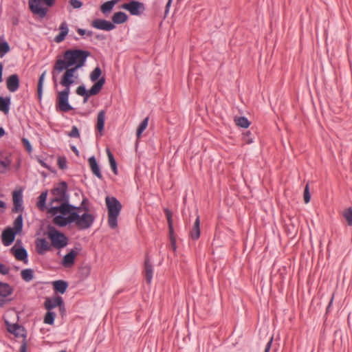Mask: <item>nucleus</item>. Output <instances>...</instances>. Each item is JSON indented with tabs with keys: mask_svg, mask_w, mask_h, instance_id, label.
I'll return each mask as SVG.
<instances>
[{
	"mask_svg": "<svg viewBox=\"0 0 352 352\" xmlns=\"http://www.w3.org/2000/svg\"><path fill=\"white\" fill-rule=\"evenodd\" d=\"M81 211L82 207L71 204L69 200L65 204L58 206H51L47 209V213L54 216L52 220L54 225L63 228L69 224L74 223L76 228L79 230H87L94 224L96 217L87 212L80 215L79 213Z\"/></svg>",
	"mask_w": 352,
	"mask_h": 352,
	"instance_id": "f257e3e1",
	"label": "nucleus"
},
{
	"mask_svg": "<svg viewBox=\"0 0 352 352\" xmlns=\"http://www.w3.org/2000/svg\"><path fill=\"white\" fill-rule=\"evenodd\" d=\"M91 53L81 49L67 50L64 52L63 59L59 57L55 61L52 71V80L56 82L57 76L67 67L75 66L78 68L83 67Z\"/></svg>",
	"mask_w": 352,
	"mask_h": 352,
	"instance_id": "f03ea898",
	"label": "nucleus"
},
{
	"mask_svg": "<svg viewBox=\"0 0 352 352\" xmlns=\"http://www.w3.org/2000/svg\"><path fill=\"white\" fill-rule=\"evenodd\" d=\"M105 203L108 211V225L111 229L118 227V217L122 210V204L115 197L107 196Z\"/></svg>",
	"mask_w": 352,
	"mask_h": 352,
	"instance_id": "7ed1b4c3",
	"label": "nucleus"
},
{
	"mask_svg": "<svg viewBox=\"0 0 352 352\" xmlns=\"http://www.w3.org/2000/svg\"><path fill=\"white\" fill-rule=\"evenodd\" d=\"M68 186L66 182L63 181L59 182L51 190V194L53 197L50 200V205L54 206L53 204L58 203L60 204H65L68 200H70V196L67 192Z\"/></svg>",
	"mask_w": 352,
	"mask_h": 352,
	"instance_id": "20e7f679",
	"label": "nucleus"
},
{
	"mask_svg": "<svg viewBox=\"0 0 352 352\" xmlns=\"http://www.w3.org/2000/svg\"><path fill=\"white\" fill-rule=\"evenodd\" d=\"M48 238L50 239L53 247L61 249L67 246L68 238L62 232L51 225L47 227Z\"/></svg>",
	"mask_w": 352,
	"mask_h": 352,
	"instance_id": "39448f33",
	"label": "nucleus"
},
{
	"mask_svg": "<svg viewBox=\"0 0 352 352\" xmlns=\"http://www.w3.org/2000/svg\"><path fill=\"white\" fill-rule=\"evenodd\" d=\"M104 83L105 78L104 77H102L98 82H95L89 90H87L85 85H80L76 89V94L82 96L83 102H86L90 96H96L100 91Z\"/></svg>",
	"mask_w": 352,
	"mask_h": 352,
	"instance_id": "423d86ee",
	"label": "nucleus"
},
{
	"mask_svg": "<svg viewBox=\"0 0 352 352\" xmlns=\"http://www.w3.org/2000/svg\"><path fill=\"white\" fill-rule=\"evenodd\" d=\"M70 88L65 87V89L58 93L57 105L60 111L68 112L74 109V107L69 103V95Z\"/></svg>",
	"mask_w": 352,
	"mask_h": 352,
	"instance_id": "0eeeda50",
	"label": "nucleus"
},
{
	"mask_svg": "<svg viewBox=\"0 0 352 352\" xmlns=\"http://www.w3.org/2000/svg\"><path fill=\"white\" fill-rule=\"evenodd\" d=\"M122 8L127 10L131 15L134 16L140 15L146 9L143 3L135 0L122 4Z\"/></svg>",
	"mask_w": 352,
	"mask_h": 352,
	"instance_id": "6e6552de",
	"label": "nucleus"
},
{
	"mask_svg": "<svg viewBox=\"0 0 352 352\" xmlns=\"http://www.w3.org/2000/svg\"><path fill=\"white\" fill-rule=\"evenodd\" d=\"M79 68L77 67H67L65 68V72L62 76L61 80H60V85L65 87H69L74 84V80L73 78L74 77L75 72Z\"/></svg>",
	"mask_w": 352,
	"mask_h": 352,
	"instance_id": "1a4fd4ad",
	"label": "nucleus"
},
{
	"mask_svg": "<svg viewBox=\"0 0 352 352\" xmlns=\"http://www.w3.org/2000/svg\"><path fill=\"white\" fill-rule=\"evenodd\" d=\"M12 201H13V212H23L24 208L23 206V190H16L12 192Z\"/></svg>",
	"mask_w": 352,
	"mask_h": 352,
	"instance_id": "9d476101",
	"label": "nucleus"
},
{
	"mask_svg": "<svg viewBox=\"0 0 352 352\" xmlns=\"http://www.w3.org/2000/svg\"><path fill=\"white\" fill-rule=\"evenodd\" d=\"M29 7L32 13L38 14L41 18L46 16L48 8L41 6L40 0H29Z\"/></svg>",
	"mask_w": 352,
	"mask_h": 352,
	"instance_id": "9b49d317",
	"label": "nucleus"
},
{
	"mask_svg": "<svg viewBox=\"0 0 352 352\" xmlns=\"http://www.w3.org/2000/svg\"><path fill=\"white\" fill-rule=\"evenodd\" d=\"M91 26L96 29L105 31H111L116 28V25L113 23L101 19L94 20Z\"/></svg>",
	"mask_w": 352,
	"mask_h": 352,
	"instance_id": "f8f14e48",
	"label": "nucleus"
},
{
	"mask_svg": "<svg viewBox=\"0 0 352 352\" xmlns=\"http://www.w3.org/2000/svg\"><path fill=\"white\" fill-rule=\"evenodd\" d=\"M164 213L167 218L168 225V232H169V237L171 243V245L173 247V250L176 249V240L174 236V230L173 225V219H172V213L170 210L168 208L164 209Z\"/></svg>",
	"mask_w": 352,
	"mask_h": 352,
	"instance_id": "ddd939ff",
	"label": "nucleus"
},
{
	"mask_svg": "<svg viewBox=\"0 0 352 352\" xmlns=\"http://www.w3.org/2000/svg\"><path fill=\"white\" fill-rule=\"evenodd\" d=\"M16 234L18 233L14 231L12 228H7L5 229L1 234V241L3 244L6 246L10 245L13 243Z\"/></svg>",
	"mask_w": 352,
	"mask_h": 352,
	"instance_id": "4468645a",
	"label": "nucleus"
},
{
	"mask_svg": "<svg viewBox=\"0 0 352 352\" xmlns=\"http://www.w3.org/2000/svg\"><path fill=\"white\" fill-rule=\"evenodd\" d=\"M44 306L47 310L51 311L52 309L56 307H59L60 308L63 307L64 302L61 296H57L54 298H46L44 302Z\"/></svg>",
	"mask_w": 352,
	"mask_h": 352,
	"instance_id": "2eb2a0df",
	"label": "nucleus"
},
{
	"mask_svg": "<svg viewBox=\"0 0 352 352\" xmlns=\"http://www.w3.org/2000/svg\"><path fill=\"white\" fill-rule=\"evenodd\" d=\"M7 330L9 333L14 335L16 337L21 336L23 338V341L24 340L26 341L25 329L23 327L17 323L12 324L7 322Z\"/></svg>",
	"mask_w": 352,
	"mask_h": 352,
	"instance_id": "dca6fc26",
	"label": "nucleus"
},
{
	"mask_svg": "<svg viewBox=\"0 0 352 352\" xmlns=\"http://www.w3.org/2000/svg\"><path fill=\"white\" fill-rule=\"evenodd\" d=\"M20 85L19 76L16 74L10 75L6 79V87L9 91L15 92L18 90Z\"/></svg>",
	"mask_w": 352,
	"mask_h": 352,
	"instance_id": "f3484780",
	"label": "nucleus"
},
{
	"mask_svg": "<svg viewBox=\"0 0 352 352\" xmlns=\"http://www.w3.org/2000/svg\"><path fill=\"white\" fill-rule=\"evenodd\" d=\"M50 249L51 245L45 239L41 238L36 240V250L38 254H44L45 252L50 250Z\"/></svg>",
	"mask_w": 352,
	"mask_h": 352,
	"instance_id": "a211bd4d",
	"label": "nucleus"
},
{
	"mask_svg": "<svg viewBox=\"0 0 352 352\" xmlns=\"http://www.w3.org/2000/svg\"><path fill=\"white\" fill-rule=\"evenodd\" d=\"M12 252L18 261L28 262V252L23 247L16 248L12 247L11 249Z\"/></svg>",
	"mask_w": 352,
	"mask_h": 352,
	"instance_id": "6ab92c4d",
	"label": "nucleus"
},
{
	"mask_svg": "<svg viewBox=\"0 0 352 352\" xmlns=\"http://www.w3.org/2000/svg\"><path fill=\"white\" fill-rule=\"evenodd\" d=\"M90 168L92 173L96 175L98 179H102V175L100 172V166L96 161L95 156H91L88 160Z\"/></svg>",
	"mask_w": 352,
	"mask_h": 352,
	"instance_id": "aec40b11",
	"label": "nucleus"
},
{
	"mask_svg": "<svg viewBox=\"0 0 352 352\" xmlns=\"http://www.w3.org/2000/svg\"><path fill=\"white\" fill-rule=\"evenodd\" d=\"M52 285L54 292L61 294H63L68 287L67 282L63 280H55L52 283Z\"/></svg>",
	"mask_w": 352,
	"mask_h": 352,
	"instance_id": "412c9836",
	"label": "nucleus"
},
{
	"mask_svg": "<svg viewBox=\"0 0 352 352\" xmlns=\"http://www.w3.org/2000/svg\"><path fill=\"white\" fill-rule=\"evenodd\" d=\"M190 236L192 240H197L200 236V219L199 215L197 217L192 228L190 231Z\"/></svg>",
	"mask_w": 352,
	"mask_h": 352,
	"instance_id": "4be33fe9",
	"label": "nucleus"
},
{
	"mask_svg": "<svg viewBox=\"0 0 352 352\" xmlns=\"http://www.w3.org/2000/svg\"><path fill=\"white\" fill-rule=\"evenodd\" d=\"M128 19V16L123 12H115L112 16V21L114 24H122L126 22Z\"/></svg>",
	"mask_w": 352,
	"mask_h": 352,
	"instance_id": "5701e85b",
	"label": "nucleus"
},
{
	"mask_svg": "<svg viewBox=\"0 0 352 352\" xmlns=\"http://www.w3.org/2000/svg\"><path fill=\"white\" fill-rule=\"evenodd\" d=\"M48 195L47 190L43 191L38 197L36 206L38 208L43 211L46 208V200Z\"/></svg>",
	"mask_w": 352,
	"mask_h": 352,
	"instance_id": "b1692460",
	"label": "nucleus"
},
{
	"mask_svg": "<svg viewBox=\"0 0 352 352\" xmlns=\"http://www.w3.org/2000/svg\"><path fill=\"white\" fill-rule=\"evenodd\" d=\"M104 122H105V111L104 110H101L98 113L97 124H96V129L101 133L104 130Z\"/></svg>",
	"mask_w": 352,
	"mask_h": 352,
	"instance_id": "393cba45",
	"label": "nucleus"
},
{
	"mask_svg": "<svg viewBox=\"0 0 352 352\" xmlns=\"http://www.w3.org/2000/svg\"><path fill=\"white\" fill-rule=\"evenodd\" d=\"M11 99L10 97H3L0 96V111L4 113H8L10 110Z\"/></svg>",
	"mask_w": 352,
	"mask_h": 352,
	"instance_id": "a878e982",
	"label": "nucleus"
},
{
	"mask_svg": "<svg viewBox=\"0 0 352 352\" xmlns=\"http://www.w3.org/2000/svg\"><path fill=\"white\" fill-rule=\"evenodd\" d=\"M144 279L148 284H151L153 278V265H144L142 271Z\"/></svg>",
	"mask_w": 352,
	"mask_h": 352,
	"instance_id": "bb28decb",
	"label": "nucleus"
},
{
	"mask_svg": "<svg viewBox=\"0 0 352 352\" xmlns=\"http://www.w3.org/2000/svg\"><path fill=\"white\" fill-rule=\"evenodd\" d=\"M12 292L13 289L9 284L0 282V296L6 298L10 296Z\"/></svg>",
	"mask_w": 352,
	"mask_h": 352,
	"instance_id": "cd10ccee",
	"label": "nucleus"
},
{
	"mask_svg": "<svg viewBox=\"0 0 352 352\" xmlns=\"http://www.w3.org/2000/svg\"><path fill=\"white\" fill-rule=\"evenodd\" d=\"M120 0H111L104 2L100 6V10L102 13L106 14L107 12H111L113 10V6L119 1Z\"/></svg>",
	"mask_w": 352,
	"mask_h": 352,
	"instance_id": "c85d7f7f",
	"label": "nucleus"
},
{
	"mask_svg": "<svg viewBox=\"0 0 352 352\" xmlns=\"http://www.w3.org/2000/svg\"><path fill=\"white\" fill-rule=\"evenodd\" d=\"M76 255L77 252L72 250L64 256L61 264H74V262Z\"/></svg>",
	"mask_w": 352,
	"mask_h": 352,
	"instance_id": "c756f323",
	"label": "nucleus"
},
{
	"mask_svg": "<svg viewBox=\"0 0 352 352\" xmlns=\"http://www.w3.org/2000/svg\"><path fill=\"white\" fill-rule=\"evenodd\" d=\"M91 272L90 265H80L78 267V274L80 278L85 279L89 275Z\"/></svg>",
	"mask_w": 352,
	"mask_h": 352,
	"instance_id": "7c9ffc66",
	"label": "nucleus"
},
{
	"mask_svg": "<svg viewBox=\"0 0 352 352\" xmlns=\"http://www.w3.org/2000/svg\"><path fill=\"white\" fill-rule=\"evenodd\" d=\"M23 226V216L20 214L14 221V228L12 229L17 233H20L22 231Z\"/></svg>",
	"mask_w": 352,
	"mask_h": 352,
	"instance_id": "2f4dec72",
	"label": "nucleus"
},
{
	"mask_svg": "<svg viewBox=\"0 0 352 352\" xmlns=\"http://www.w3.org/2000/svg\"><path fill=\"white\" fill-rule=\"evenodd\" d=\"M46 74V71H44L41 75L39 77L38 85H37V95L39 100L42 98V94H43V82L45 76Z\"/></svg>",
	"mask_w": 352,
	"mask_h": 352,
	"instance_id": "473e14b6",
	"label": "nucleus"
},
{
	"mask_svg": "<svg viewBox=\"0 0 352 352\" xmlns=\"http://www.w3.org/2000/svg\"><path fill=\"white\" fill-rule=\"evenodd\" d=\"M234 121L237 126L244 129H247L250 124L248 119L244 116L235 118Z\"/></svg>",
	"mask_w": 352,
	"mask_h": 352,
	"instance_id": "72a5a7b5",
	"label": "nucleus"
},
{
	"mask_svg": "<svg viewBox=\"0 0 352 352\" xmlns=\"http://www.w3.org/2000/svg\"><path fill=\"white\" fill-rule=\"evenodd\" d=\"M102 74V70L99 66L96 67L89 75V78L91 82H96L100 78V76Z\"/></svg>",
	"mask_w": 352,
	"mask_h": 352,
	"instance_id": "f704fd0d",
	"label": "nucleus"
},
{
	"mask_svg": "<svg viewBox=\"0 0 352 352\" xmlns=\"http://www.w3.org/2000/svg\"><path fill=\"white\" fill-rule=\"evenodd\" d=\"M148 117H146L139 124V126L137 129V131H136L137 138H140L141 137L142 132L146 129V128L148 126Z\"/></svg>",
	"mask_w": 352,
	"mask_h": 352,
	"instance_id": "c9c22d12",
	"label": "nucleus"
},
{
	"mask_svg": "<svg viewBox=\"0 0 352 352\" xmlns=\"http://www.w3.org/2000/svg\"><path fill=\"white\" fill-rule=\"evenodd\" d=\"M21 277L26 281L30 282L34 278V271L32 269H25L21 271Z\"/></svg>",
	"mask_w": 352,
	"mask_h": 352,
	"instance_id": "e433bc0d",
	"label": "nucleus"
},
{
	"mask_svg": "<svg viewBox=\"0 0 352 352\" xmlns=\"http://www.w3.org/2000/svg\"><path fill=\"white\" fill-rule=\"evenodd\" d=\"M55 317L56 314L54 312L47 310L44 316L43 322L47 324H53L54 323Z\"/></svg>",
	"mask_w": 352,
	"mask_h": 352,
	"instance_id": "4c0bfd02",
	"label": "nucleus"
},
{
	"mask_svg": "<svg viewBox=\"0 0 352 352\" xmlns=\"http://www.w3.org/2000/svg\"><path fill=\"white\" fill-rule=\"evenodd\" d=\"M10 50V47L6 41L0 42V58H3Z\"/></svg>",
	"mask_w": 352,
	"mask_h": 352,
	"instance_id": "58836bf2",
	"label": "nucleus"
},
{
	"mask_svg": "<svg viewBox=\"0 0 352 352\" xmlns=\"http://www.w3.org/2000/svg\"><path fill=\"white\" fill-rule=\"evenodd\" d=\"M342 216L346 221L348 226H352V208H348L344 210Z\"/></svg>",
	"mask_w": 352,
	"mask_h": 352,
	"instance_id": "ea45409f",
	"label": "nucleus"
},
{
	"mask_svg": "<svg viewBox=\"0 0 352 352\" xmlns=\"http://www.w3.org/2000/svg\"><path fill=\"white\" fill-rule=\"evenodd\" d=\"M58 166L61 170H65L67 168V159L65 156H60L58 157Z\"/></svg>",
	"mask_w": 352,
	"mask_h": 352,
	"instance_id": "a19ab883",
	"label": "nucleus"
},
{
	"mask_svg": "<svg viewBox=\"0 0 352 352\" xmlns=\"http://www.w3.org/2000/svg\"><path fill=\"white\" fill-rule=\"evenodd\" d=\"M243 141L247 144H251L254 142V136L250 131H247L243 133Z\"/></svg>",
	"mask_w": 352,
	"mask_h": 352,
	"instance_id": "79ce46f5",
	"label": "nucleus"
},
{
	"mask_svg": "<svg viewBox=\"0 0 352 352\" xmlns=\"http://www.w3.org/2000/svg\"><path fill=\"white\" fill-rule=\"evenodd\" d=\"M68 135L71 138H80V133L76 126L72 127V130L68 133Z\"/></svg>",
	"mask_w": 352,
	"mask_h": 352,
	"instance_id": "37998d69",
	"label": "nucleus"
},
{
	"mask_svg": "<svg viewBox=\"0 0 352 352\" xmlns=\"http://www.w3.org/2000/svg\"><path fill=\"white\" fill-rule=\"evenodd\" d=\"M310 199L311 195L309 190V184H307L304 190V201L306 204H307L310 201Z\"/></svg>",
	"mask_w": 352,
	"mask_h": 352,
	"instance_id": "c03bdc74",
	"label": "nucleus"
},
{
	"mask_svg": "<svg viewBox=\"0 0 352 352\" xmlns=\"http://www.w3.org/2000/svg\"><path fill=\"white\" fill-rule=\"evenodd\" d=\"M21 141H22V143H23L24 147L25 148V149L29 153L32 152V145L30 144V142L27 138H22Z\"/></svg>",
	"mask_w": 352,
	"mask_h": 352,
	"instance_id": "a18cd8bd",
	"label": "nucleus"
},
{
	"mask_svg": "<svg viewBox=\"0 0 352 352\" xmlns=\"http://www.w3.org/2000/svg\"><path fill=\"white\" fill-rule=\"evenodd\" d=\"M66 36L67 35L65 34H64L62 32H60L59 34L55 36L54 41L56 43H60V42H62L63 41L65 40Z\"/></svg>",
	"mask_w": 352,
	"mask_h": 352,
	"instance_id": "49530a36",
	"label": "nucleus"
},
{
	"mask_svg": "<svg viewBox=\"0 0 352 352\" xmlns=\"http://www.w3.org/2000/svg\"><path fill=\"white\" fill-rule=\"evenodd\" d=\"M59 30H60V32H62L64 34H65L66 35H67V34L69 32V28L65 21H63V23H61V24L59 27Z\"/></svg>",
	"mask_w": 352,
	"mask_h": 352,
	"instance_id": "de8ad7c7",
	"label": "nucleus"
},
{
	"mask_svg": "<svg viewBox=\"0 0 352 352\" xmlns=\"http://www.w3.org/2000/svg\"><path fill=\"white\" fill-rule=\"evenodd\" d=\"M89 202V200L87 198H84L81 202V204H80V207H82V210H83L85 211V212H87L89 213V207L87 206V203Z\"/></svg>",
	"mask_w": 352,
	"mask_h": 352,
	"instance_id": "09e8293b",
	"label": "nucleus"
},
{
	"mask_svg": "<svg viewBox=\"0 0 352 352\" xmlns=\"http://www.w3.org/2000/svg\"><path fill=\"white\" fill-rule=\"evenodd\" d=\"M69 3L74 8L76 9L80 8L82 6V3L79 0H69Z\"/></svg>",
	"mask_w": 352,
	"mask_h": 352,
	"instance_id": "8fccbe9b",
	"label": "nucleus"
},
{
	"mask_svg": "<svg viewBox=\"0 0 352 352\" xmlns=\"http://www.w3.org/2000/svg\"><path fill=\"white\" fill-rule=\"evenodd\" d=\"M11 160L8 157H5L3 160L0 161V164L5 168H8L10 166Z\"/></svg>",
	"mask_w": 352,
	"mask_h": 352,
	"instance_id": "3c124183",
	"label": "nucleus"
},
{
	"mask_svg": "<svg viewBox=\"0 0 352 352\" xmlns=\"http://www.w3.org/2000/svg\"><path fill=\"white\" fill-rule=\"evenodd\" d=\"M109 164H110V166H111V168L112 169L113 173L115 175H118V168H117V163H116V160H113V161H110L109 162Z\"/></svg>",
	"mask_w": 352,
	"mask_h": 352,
	"instance_id": "603ef678",
	"label": "nucleus"
},
{
	"mask_svg": "<svg viewBox=\"0 0 352 352\" xmlns=\"http://www.w3.org/2000/svg\"><path fill=\"white\" fill-rule=\"evenodd\" d=\"M106 152L109 159V162L115 160L114 156L109 148H106Z\"/></svg>",
	"mask_w": 352,
	"mask_h": 352,
	"instance_id": "864d4df0",
	"label": "nucleus"
},
{
	"mask_svg": "<svg viewBox=\"0 0 352 352\" xmlns=\"http://www.w3.org/2000/svg\"><path fill=\"white\" fill-rule=\"evenodd\" d=\"M10 269L8 267V265H0V272L3 274H8Z\"/></svg>",
	"mask_w": 352,
	"mask_h": 352,
	"instance_id": "5fc2aeb1",
	"label": "nucleus"
},
{
	"mask_svg": "<svg viewBox=\"0 0 352 352\" xmlns=\"http://www.w3.org/2000/svg\"><path fill=\"white\" fill-rule=\"evenodd\" d=\"M38 162L40 164V165L48 170L50 169V166L42 159H38Z\"/></svg>",
	"mask_w": 352,
	"mask_h": 352,
	"instance_id": "6e6d98bb",
	"label": "nucleus"
},
{
	"mask_svg": "<svg viewBox=\"0 0 352 352\" xmlns=\"http://www.w3.org/2000/svg\"><path fill=\"white\" fill-rule=\"evenodd\" d=\"M172 1H173V0H168V2L166 3V7H165V11H164L165 16H166L169 12V9H170V5L172 3Z\"/></svg>",
	"mask_w": 352,
	"mask_h": 352,
	"instance_id": "4d7b16f0",
	"label": "nucleus"
},
{
	"mask_svg": "<svg viewBox=\"0 0 352 352\" xmlns=\"http://www.w3.org/2000/svg\"><path fill=\"white\" fill-rule=\"evenodd\" d=\"M27 351V341L25 340L22 342V344L20 347V352H26Z\"/></svg>",
	"mask_w": 352,
	"mask_h": 352,
	"instance_id": "13d9d810",
	"label": "nucleus"
},
{
	"mask_svg": "<svg viewBox=\"0 0 352 352\" xmlns=\"http://www.w3.org/2000/svg\"><path fill=\"white\" fill-rule=\"evenodd\" d=\"M272 340H273V338H271V339L267 343V344L265 346V348L264 352H270V349H271V346H272Z\"/></svg>",
	"mask_w": 352,
	"mask_h": 352,
	"instance_id": "bf43d9fd",
	"label": "nucleus"
},
{
	"mask_svg": "<svg viewBox=\"0 0 352 352\" xmlns=\"http://www.w3.org/2000/svg\"><path fill=\"white\" fill-rule=\"evenodd\" d=\"M46 5L49 7H52L55 2V0H43Z\"/></svg>",
	"mask_w": 352,
	"mask_h": 352,
	"instance_id": "052dcab7",
	"label": "nucleus"
},
{
	"mask_svg": "<svg viewBox=\"0 0 352 352\" xmlns=\"http://www.w3.org/2000/svg\"><path fill=\"white\" fill-rule=\"evenodd\" d=\"M3 69V65L2 63L0 62V82H1L3 81V78H2Z\"/></svg>",
	"mask_w": 352,
	"mask_h": 352,
	"instance_id": "680f3d73",
	"label": "nucleus"
},
{
	"mask_svg": "<svg viewBox=\"0 0 352 352\" xmlns=\"http://www.w3.org/2000/svg\"><path fill=\"white\" fill-rule=\"evenodd\" d=\"M71 149L77 156L79 155V151L78 150L76 146H72Z\"/></svg>",
	"mask_w": 352,
	"mask_h": 352,
	"instance_id": "e2e57ef3",
	"label": "nucleus"
},
{
	"mask_svg": "<svg viewBox=\"0 0 352 352\" xmlns=\"http://www.w3.org/2000/svg\"><path fill=\"white\" fill-rule=\"evenodd\" d=\"M77 32L80 36H84L87 32V31L85 29L82 28H78Z\"/></svg>",
	"mask_w": 352,
	"mask_h": 352,
	"instance_id": "0e129e2a",
	"label": "nucleus"
},
{
	"mask_svg": "<svg viewBox=\"0 0 352 352\" xmlns=\"http://www.w3.org/2000/svg\"><path fill=\"white\" fill-rule=\"evenodd\" d=\"M6 203L1 200H0V208H6ZM3 210H0V213L2 212Z\"/></svg>",
	"mask_w": 352,
	"mask_h": 352,
	"instance_id": "69168bd1",
	"label": "nucleus"
},
{
	"mask_svg": "<svg viewBox=\"0 0 352 352\" xmlns=\"http://www.w3.org/2000/svg\"><path fill=\"white\" fill-rule=\"evenodd\" d=\"M333 300V296H332V298H331V300H330V302H329V305H328V306L327 307V313H328L329 311V310H330V307H331V306L332 305Z\"/></svg>",
	"mask_w": 352,
	"mask_h": 352,
	"instance_id": "338daca9",
	"label": "nucleus"
},
{
	"mask_svg": "<svg viewBox=\"0 0 352 352\" xmlns=\"http://www.w3.org/2000/svg\"><path fill=\"white\" fill-rule=\"evenodd\" d=\"M6 133L5 129L3 127H0V138L3 137Z\"/></svg>",
	"mask_w": 352,
	"mask_h": 352,
	"instance_id": "774afa93",
	"label": "nucleus"
}]
</instances>
